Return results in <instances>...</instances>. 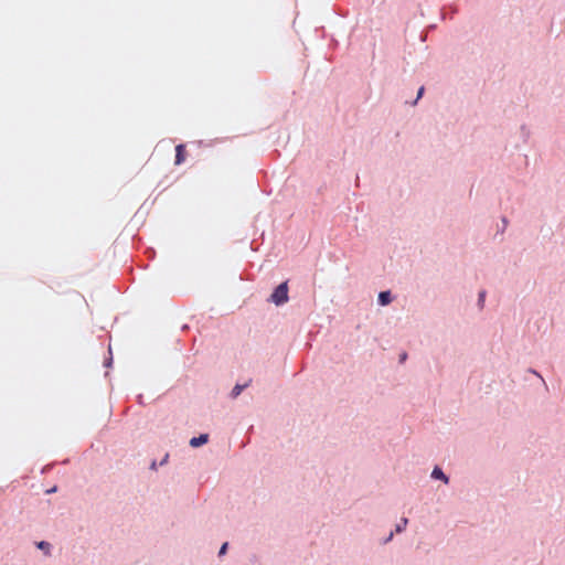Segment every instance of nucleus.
<instances>
[{
  "instance_id": "12",
  "label": "nucleus",
  "mask_w": 565,
  "mask_h": 565,
  "mask_svg": "<svg viewBox=\"0 0 565 565\" xmlns=\"http://www.w3.org/2000/svg\"><path fill=\"white\" fill-rule=\"evenodd\" d=\"M424 90L425 88L422 86L419 87L418 92H417V96H416V99L414 100L413 105H416L417 102L422 98L423 94H424Z\"/></svg>"
},
{
  "instance_id": "18",
  "label": "nucleus",
  "mask_w": 565,
  "mask_h": 565,
  "mask_svg": "<svg viewBox=\"0 0 565 565\" xmlns=\"http://www.w3.org/2000/svg\"><path fill=\"white\" fill-rule=\"evenodd\" d=\"M507 224H508V220H507V217H502V225L505 227V226H507Z\"/></svg>"
},
{
  "instance_id": "11",
  "label": "nucleus",
  "mask_w": 565,
  "mask_h": 565,
  "mask_svg": "<svg viewBox=\"0 0 565 565\" xmlns=\"http://www.w3.org/2000/svg\"><path fill=\"white\" fill-rule=\"evenodd\" d=\"M484 297H486V291H480L479 295H478V305L480 307L483 306V302H484Z\"/></svg>"
},
{
  "instance_id": "17",
  "label": "nucleus",
  "mask_w": 565,
  "mask_h": 565,
  "mask_svg": "<svg viewBox=\"0 0 565 565\" xmlns=\"http://www.w3.org/2000/svg\"><path fill=\"white\" fill-rule=\"evenodd\" d=\"M150 469H152V470H156V469H157V462H156V461H153V462L151 463Z\"/></svg>"
},
{
  "instance_id": "15",
  "label": "nucleus",
  "mask_w": 565,
  "mask_h": 565,
  "mask_svg": "<svg viewBox=\"0 0 565 565\" xmlns=\"http://www.w3.org/2000/svg\"><path fill=\"white\" fill-rule=\"evenodd\" d=\"M56 490H57V488L54 486L53 488L46 490V493H49V494L54 493V492H56Z\"/></svg>"
},
{
  "instance_id": "1",
  "label": "nucleus",
  "mask_w": 565,
  "mask_h": 565,
  "mask_svg": "<svg viewBox=\"0 0 565 565\" xmlns=\"http://www.w3.org/2000/svg\"><path fill=\"white\" fill-rule=\"evenodd\" d=\"M288 299V282L284 281L274 289L268 300L276 306H282Z\"/></svg>"
},
{
  "instance_id": "2",
  "label": "nucleus",
  "mask_w": 565,
  "mask_h": 565,
  "mask_svg": "<svg viewBox=\"0 0 565 565\" xmlns=\"http://www.w3.org/2000/svg\"><path fill=\"white\" fill-rule=\"evenodd\" d=\"M430 477L431 479L434 480H440L443 481L445 484H448L449 483V477L443 471V469L438 466H435L431 473H430Z\"/></svg>"
},
{
  "instance_id": "5",
  "label": "nucleus",
  "mask_w": 565,
  "mask_h": 565,
  "mask_svg": "<svg viewBox=\"0 0 565 565\" xmlns=\"http://www.w3.org/2000/svg\"><path fill=\"white\" fill-rule=\"evenodd\" d=\"M36 547L43 552V554L45 556H51L52 554V544L50 542H46V541H40V542H36Z\"/></svg>"
},
{
  "instance_id": "16",
  "label": "nucleus",
  "mask_w": 565,
  "mask_h": 565,
  "mask_svg": "<svg viewBox=\"0 0 565 565\" xmlns=\"http://www.w3.org/2000/svg\"><path fill=\"white\" fill-rule=\"evenodd\" d=\"M113 363V359H108L106 362H105V366H110Z\"/></svg>"
},
{
  "instance_id": "3",
  "label": "nucleus",
  "mask_w": 565,
  "mask_h": 565,
  "mask_svg": "<svg viewBox=\"0 0 565 565\" xmlns=\"http://www.w3.org/2000/svg\"><path fill=\"white\" fill-rule=\"evenodd\" d=\"M209 441V435L207 434H201L198 437H192L189 441L190 446L193 448L200 447L202 445H205Z\"/></svg>"
},
{
  "instance_id": "10",
  "label": "nucleus",
  "mask_w": 565,
  "mask_h": 565,
  "mask_svg": "<svg viewBox=\"0 0 565 565\" xmlns=\"http://www.w3.org/2000/svg\"><path fill=\"white\" fill-rule=\"evenodd\" d=\"M227 548H228V543L225 542L221 545L220 550H218V556H224L227 552Z\"/></svg>"
},
{
  "instance_id": "4",
  "label": "nucleus",
  "mask_w": 565,
  "mask_h": 565,
  "mask_svg": "<svg viewBox=\"0 0 565 565\" xmlns=\"http://www.w3.org/2000/svg\"><path fill=\"white\" fill-rule=\"evenodd\" d=\"M377 301L381 306H387L392 301V294L391 291H381L377 297Z\"/></svg>"
},
{
  "instance_id": "9",
  "label": "nucleus",
  "mask_w": 565,
  "mask_h": 565,
  "mask_svg": "<svg viewBox=\"0 0 565 565\" xmlns=\"http://www.w3.org/2000/svg\"><path fill=\"white\" fill-rule=\"evenodd\" d=\"M520 131H521V136L523 137L524 141H526L527 138L530 137V129L525 125H522L520 127Z\"/></svg>"
},
{
  "instance_id": "13",
  "label": "nucleus",
  "mask_w": 565,
  "mask_h": 565,
  "mask_svg": "<svg viewBox=\"0 0 565 565\" xmlns=\"http://www.w3.org/2000/svg\"><path fill=\"white\" fill-rule=\"evenodd\" d=\"M393 537H394V532L392 531L386 537L383 539L382 544L385 545V544L390 543L393 540Z\"/></svg>"
},
{
  "instance_id": "7",
  "label": "nucleus",
  "mask_w": 565,
  "mask_h": 565,
  "mask_svg": "<svg viewBox=\"0 0 565 565\" xmlns=\"http://www.w3.org/2000/svg\"><path fill=\"white\" fill-rule=\"evenodd\" d=\"M184 146L183 145H178L175 147V164H181L183 161H184Z\"/></svg>"
},
{
  "instance_id": "6",
  "label": "nucleus",
  "mask_w": 565,
  "mask_h": 565,
  "mask_svg": "<svg viewBox=\"0 0 565 565\" xmlns=\"http://www.w3.org/2000/svg\"><path fill=\"white\" fill-rule=\"evenodd\" d=\"M247 386H248V383H245V384H236V385L232 388V391H231V394H230L231 398H233V399L237 398V397L241 395V393H242V392H243Z\"/></svg>"
},
{
  "instance_id": "19",
  "label": "nucleus",
  "mask_w": 565,
  "mask_h": 565,
  "mask_svg": "<svg viewBox=\"0 0 565 565\" xmlns=\"http://www.w3.org/2000/svg\"><path fill=\"white\" fill-rule=\"evenodd\" d=\"M406 359V353H404L402 356H401V361H404Z\"/></svg>"
},
{
  "instance_id": "8",
  "label": "nucleus",
  "mask_w": 565,
  "mask_h": 565,
  "mask_svg": "<svg viewBox=\"0 0 565 565\" xmlns=\"http://www.w3.org/2000/svg\"><path fill=\"white\" fill-rule=\"evenodd\" d=\"M408 524V519L407 518H402L399 523H397L395 525V531L394 533H402L405 531L406 526Z\"/></svg>"
},
{
  "instance_id": "14",
  "label": "nucleus",
  "mask_w": 565,
  "mask_h": 565,
  "mask_svg": "<svg viewBox=\"0 0 565 565\" xmlns=\"http://www.w3.org/2000/svg\"><path fill=\"white\" fill-rule=\"evenodd\" d=\"M168 459H169V455H168V454H166V455H164V457L162 458V460L160 461V463H159V465H160V466L166 465V463L168 462Z\"/></svg>"
}]
</instances>
